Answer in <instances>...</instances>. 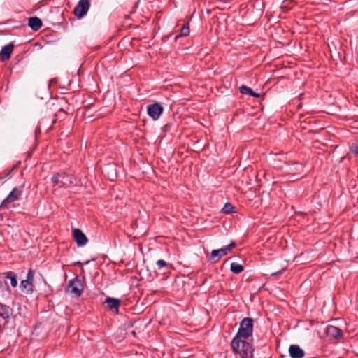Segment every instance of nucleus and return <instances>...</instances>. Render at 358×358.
Instances as JSON below:
<instances>
[{
    "label": "nucleus",
    "instance_id": "nucleus-1",
    "mask_svg": "<svg viewBox=\"0 0 358 358\" xmlns=\"http://www.w3.org/2000/svg\"><path fill=\"white\" fill-rule=\"evenodd\" d=\"M247 338H238L234 343V337L231 342L232 351L238 354L241 358H252L254 348L250 342L246 341Z\"/></svg>",
    "mask_w": 358,
    "mask_h": 358
},
{
    "label": "nucleus",
    "instance_id": "nucleus-2",
    "mask_svg": "<svg viewBox=\"0 0 358 358\" xmlns=\"http://www.w3.org/2000/svg\"><path fill=\"white\" fill-rule=\"evenodd\" d=\"M253 332V319L251 317H244L240 322V326L234 336V341L238 338H249L252 336Z\"/></svg>",
    "mask_w": 358,
    "mask_h": 358
},
{
    "label": "nucleus",
    "instance_id": "nucleus-3",
    "mask_svg": "<svg viewBox=\"0 0 358 358\" xmlns=\"http://www.w3.org/2000/svg\"><path fill=\"white\" fill-rule=\"evenodd\" d=\"M23 188L24 185L14 187L0 203V208L8 209L10 207H15L13 203L20 199L23 192Z\"/></svg>",
    "mask_w": 358,
    "mask_h": 358
},
{
    "label": "nucleus",
    "instance_id": "nucleus-4",
    "mask_svg": "<svg viewBox=\"0 0 358 358\" xmlns=\"http://www.w3.org/2000/svg\"><path fill=\"white\" fill-rule=\"evenodd\" d=\"M235 246L236 243L234 241H231L228 245L220 249L212 250L209 260L213 263L217 262L222 257L228 255Z\"/></svg>",
    "mask_w": 358,
    "mask_h": 358
},
{
    "label": "nucleus",
    "instance_id": "nucleus-5",
    "mask_svg": "<svg viewBox=\"0 0 358 358\" xmlns=\"http://www.w3.org/2000/svg\"><path fill=\"white\" fill-rule=\"evenodd\" d=\"M90 8V0H80L74 8L73 14L77 18H82L87 15Z\"/></svg>",
    "mask_w": 358,
    "mask_h": 358
},
{
    "label": "nucleus",
    "instance_id": "nucleus-6",
    "mask_svg": "<svg viewBox=\"0 0 358 358\" xmlns=\"http://www.w3.org/2000/svg\"><path fill=\"white\" fill-rule=\"evenodd\" d=\"M83 290V283L77 276L69 280L67 287V291H69L70 293L73 294L76 296L78 297L81 295Z\"/></svg>",
    "mask_w": 358,
    "mask_h": 358
},
{
    "label": "nucleus",
    "instance_id": "nucleus-7",
    "mask_svg": "<svg viewBox=\"0 0 358 358\" xmlns=\"http://www.w3.org/2000/svg\"><path fill=\"white\" fill-rule=\"evenodd\" d=\"M163 111V106L158 102L148 105L147 107L148 114L153 120H158L160 115L162 114Z\"/></svg>",
    "mask_w": 358,
    "mask_h": 358
},
{
    "label": "nucleus",
    "instance_id": "nucleus-8",
    "mask_svg": "<svg viewBox=\"0 0 358 358\" xmlns=\"http://www.w3.org/2000/svg\"><path fill=\"white\" fill-rule=\"evenodd\" d=\"M303 173V166L301 164L292 162L287 166L286 174L292 178L299 176Z\"/></svg>",
    "mask_w": 358,
    "mask_h": 358
},
{
    "label": "nucleus",
    "instance_id": "nucleus-9",
    "mask_svg": "<svg viewBox=\"0 0 358 358\" xmlns=\"http://www.w3.org/2000/svg\"><path fill=\"white\" fill-rule=\"evenodd\" d=\"M72 234L78 246H83L87 243V238L80 229H74Z\"/></svg>",
    "mask_w": 358,
    "mask_h": 358
},
{
    "label": "nucleus",
    "instance_id": "nucleus-10",
    "mask_svg": "<svg viewBox=\"0 0 358 358\" xmlns=\"http://www.w3.org/2000/svg\"><path fill=\"white\" fill-rule=\"evenodd\" d=\"M325 333L327 336L335 339H339L343 337L342 330L340 328L333 325H328L326 328Z\"/></svg>",
    "mask_w": 358,
    "mask_h": 358
},
{
    "label": "nucleus",
    "instance_id": "nucleus-11",
    "mask_svg": "<svg viewBox=\"0 0 358 358\" xmlns=\"http://www.w3.org/2000/svg\"><path fill=\"white\" fill-rule=\"evenodd\" d=\"M289 354L291 358H303L305 352L298 345H291L289 348Z\"/></svg>",
    "mask_w": 358,
    "mask_h": 358
},
{
    "label": "nucleus",
    "instance_id": "nucleus-12",
    "mask_svg": "<svg viewBox=\"0 0 358 358\" xmlns=\"http://www.w3.org/2000/svg\"><path fill=\"white\" fill-rule=\"evenodd\" d=\"M13 309L5 304L0 303V317L8 320L13 314Z\"/></svg>",
    "mask_w": 358,
    "mask_h": 358
},
{
    "label": "nucleus",
    "instance_id": "nucleus-13",
    "mask_svg": "<svg viewBox=\"0 0 358 358\" xmlns=\"http://www.w3.org/2000/svg\"><path fill=\"white\" fill-rule=\"evenodd\" d=\"M13 44L10 43L1 48V54L2 55V61L8 60L10 59L13 51Z\"/></svg>",
    "mask_w": 358,
    "mask_h": 358
},
{
    "label": "nucleus",
    "instance_id": "nucleus-14",
    "mask_svg": "<svg viewBox=\"0 0 358 358\" xmlns=\"http://www.w3.org/2000/svg\"><path fill=\"white\" fill-rule=\"evenodd\" d=\"M105 303L107 304L108 308L110 310H115L117 313H118V308L120 305V299L107 297L105 300Z\"/></svg>",
    "mask_w": 358,
    "mask_h": 358
},
{
    "label": "nucleus",
    "instance_id": "nucleus-15",
    "mask_svg": "<svg viewBox=\"0 0 358 358\" xmlns=\"http://www.w3.org/2000/svg\"><path fill=\"white\" fill-rule=\"evenodd\" d=\"M28 25L34 31H38L43 25L42 20L37 17H31L29 19Z\"/></svg>",
    "mask_w": 358,
    "mask_h": 358
},
{
    "label": "nucleus",
    "instance_id": "nucleus-16",
    "mask_svg": "<svg viewBox=\"0 0 358 358\" xmlns=\"http://www.w3.org/2000/svg\"><path fill=\"white\" fill-rule=\"evenodd\" d=\"M239 90L242 94H248L255 98L260 97V94L259 93L255 92L250 87L246 85H242L240 87Z\"/></svg>",
    "mask_w": 358,
    "mask_h": 358
},
{
    "label": "nucleus",
    "instance_id": "nucleus-17",
    "mask_svg": "<svg viewBox=\"0 0 358 358\" xmlns=\"http://www.w3.org/2000/svg\"><path fill=\"white\" fill-rule=\"evenodd\" d=\"M33 283L28 282L27 280H22L20 283V288L22 292L27 294H30L33 292Z\"/></svg>",
    "mask_w": 358,
    "mask_h": 358
},
{
    "label": "nucleus",
    "instance_id": "nucleus-18",
    "mask_svg": "<svg viewBox=\"0 0 358 358\" xmlns=\"http://www.w3.org/2000/svg\"><path fill=\"white\" fill-rule=\"evenodd\" d=\"M62 187L69 184H75L76 178L73 175H69L65 173H62Z\"/></svg>",
    "mask_w": 358,
    "mask_h": 358
},
{
    "label": "nucleus",
    "instance_id": "nucleus-19",
    "mask_svg": "<svg viewBox=\"0 0 358 358\" xmlns=\"http://www.w3.org/2000/svg\"><path fill=\"white\" fill-rule=\"evenodd\" d=\"M5 278L10 279V285L13 287H15L17 285V275L13 271H8L3 273Z\"/></svg>",
    "mask_w": 358,
    "mask_h": 358
},
{
    "label": "nucleus",
    "instance_id": "nucleus-20",
    "mask_svg": "<svg viewBox=\"0 0 358 358\" xmlns=\"http://www.w3.org/2000/svg\"><path fill=\"white\" fill-rule=\"evenodd\" d=\"M244 269V267L236 262H232L230 266V270L235 274L241 273Z\"/></svg>",
    "mask_w": 358,
    "mask_h": 358
},
{
    "label": "nucleus",
    "instance_id": "nucleus-21",
    "mask_svg": "<svg viewBox=\"0 0 358 358\" xmlns=\"http://www.w3.org/2000/svg\"><path fill=\"white\" fill-rule=\"evenodd\" d=\"M189 34V23H185L183 27L180 29V34L176 35V39L180 37L187 36Z\"/></svg>",
    "mask_w": 358,
    "mask_h": 358
},
{
    "label": "nucleus",
    "instance_id": "nucleus-22",
    "mask_svg": "<svg viewBox=\"0 0 358 358\" xmlns=\"http://www.w3.org/2000/svg\"><path fill=\"white\" fill-rule=\"evenodd\" d=\"M62 173H57L54 174L51 178L52 183L54 185H58L59 187H62Z\"/></svg>",
    "mask_w": 358,
    "mask_h": 358
},
{
    "label": "nucleus",
    "instance_id": "nucleus-23",
    "mask_svg": "<svg viewBox=\"0 0 358 358\" xmlns=\"http://www.w3.org/2000/svg\"><path fill=\"white\" fill-rule=\"evenodd\" d=\"M234 206L231 203H226L222 209V212L224 214H229L234 212Z\"/></svg>",
    "mask_w": 358,
    "mask_h": 358
},
{
    "label": "nucleus",
    "instance_id": "nucleus-24",
    "mask_svg": "<svg viewBox=\"0 0 358 358\" xmlns=\"http://www.w3.org/2000/svg\"><path fill=\"white\" fill-rule=\"evenodd\" d=\"M156 264L159 268H171V266L169 265L166 261H164L163 259L157 260Z\"/></svg>",
    "mask_w": 358,
    "mask_h": 358
},
{
    "label": "nucleus",
    "instance_id": "nucleus-25",
    "mask_svg": "<svg viewBox=\"0 0 358 358\" xmlns=\"http://www.w3.org/2000/svg\"><path fill=\"white\" fill-rule=\"evenodd\" d=\"M350 151L358 157V140L352 144Z\"/></svg>",
    "mask_w": 358,
    "mask_h": 358
},
{
    "label": "nucleus",
    "instance_id": "nucleus-26",
    "mask_svg": "<svg viewBox=\"0 0 358 358\" xmlns=\"http://www.w3.org/2000/svg\"><path fill=\"white\" fill-rule=\"evenodd\" d=\"M24 280H27L28 282H31V283H33V280H34V271L32 269H29L28 273H27V279H25Z\"/></svg>",
    "mask_w": 358,
    "mask_h": 358
},
{
    "label": "nucleus",
    "instance_id": "nucleus-27",
    "mask_svg": "<svg viewBox=\"0 0 358 358\" xmlns=\"http://www.w3.org/2000/svg\"><path fill=\"white\" fill-rule=\"evenodd\" d=\"M90 262V260H87V261L85 262L84 263H82V262H74V264H74L75 266H83V265H87V264H88Z\"/></svg>",
    "mask_w": 358,
    "mask_h": 358
},
{
    "label": "nucleus",
    "instance_id": "nucleus-28",
    "mask_svg": "<svg viewBox=\"0 0 358 358\" xmlns=\"http://www.w3.org/2000/svg\"><path fill=\"white\" fill-rule=\"evenodd\" d=\"M39 134H41V129L39 127H37L35 131L36 136H37Z\"/></svg>",
    "mask_w": 358,
    "mask_h": 358
},
{
    "label": "nucleus",
    "instance_id": "nucleus-29",
    "mask_svg": "<svg viewBox=\"0 0 358 358\" xmlns=\"http://www.w3.org/2000/svg\"><path fill=\"white\" fill-rule=\"evenodd\" d=\"M282 271H283V270L280 271H278V272L273 273L271 274V275H278V274H281V273H282Z\"/></svg>",
    "mask_w": 358,
    "mask_h": 358
},
{
    "label": "nucleus",
    "instance_id": "nucleus-30",
    "mask_svg": "<svg viewBox=\"0 0 358 358\" xmlns=\"http://www.w3.org/2000/svg\"><path fill=\"white\" fill-rule=\"evenodd\" d=\"M218 1L221 2V3H229V1L228 0H218Z\"/></svg>",
    "mask_w": 358,
    "mask_h": 358
},
{
    "label": "nucleus",
    "instance_id": "nucleus-31",
    "mask_svg": "<svg viewBox=\"0 0 358 358\" xmlns=\"http://www.w3.org/2000/svg\"><path fill=\"white\" fill-rule=\"evenodd\" d=\"M8 288H9V287H8V285H7V282H5V289H8Z\"/></svg>",
    "mask_w": 358,
    "mask_h": 358
},
{
    "label": "nucleus",
    "instance_id": "nucleus-32",
    "mask_svg": "<svg viewBox=\"0 0 358 358\" xmlns=\"http://www.w3.org/2000/svg\"><path fill=\"white\" fill-rule=\"evenodd\" d=\"M3 220V215L2 214H0V221H2Z\"/></svg>",
    "mask_w": 358,
    "mask_h": 358
},
{
    "label": "nucleus",
    "instance_id": "nucleus-33",
    "mask_svg": "<svg viewBox=\"0 0 358 358\" xmlns=\"http://www.w3.org/2000/svg\"><path fill=\"white\" fill-rule=\"evenodd\" d=\"M2 331H3V329H2L1 325L0 324V333H1V332H2Z\"/></svg>",
    "mask_w": 358,
    "mask_h": 358
}]
</instances>
